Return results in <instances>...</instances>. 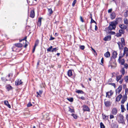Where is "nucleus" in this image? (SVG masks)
<instances>
[{
	"instance_id": "obj_1",
	"label": "nucleus",
	"mask_w": 128,
	"mask_h": 128,
	"mask_svg": "<svg viewBox=\"0 0 128 128\" xmlns=\"http://www.w3.org/2000/svg\"><path fill=\"white\" fill-rule=\"evenodd\" d=\"M117 53L116 51H114L113 52L112 56L110 57V60L109 62L108 67L110 66L111 68H112L116 66V64L115 59L117 57Z\"/></svg>"
},
{
	"instance_id": "obj_2",
	"label": "nucleus",
	"mask_w": 128,
	"mask_h": 128,
	"mask_svg": "<svg viewBox=\"0 0 128 128\" xmlns=\"http://www.w3.org/2000/svg\"><path fill=\"white\" fill-rule=\"evenodd\" d=\"M122 19V18H118L116 19V20L111 22L110 24H109L110 25L108 26L109 29L110 30H115L116 28V26L118 24V21L119 20L121 22Z\"/></svg>"
},
{
	"instance_id": "obj_3",
	"label": "nucleus",
	"mask_w": 128,
	"mask_h": 128,
	"mask_svg": "<svg viewBox=\"0 0 128 128\" xmlns=\"http://www.w3.org/2000/svg\"><path fill=\"white\" fill-rule=\"evenodd\" d=\"M117 116H118V122L119 123L124 124V118L123 116L120 114H118Z\"/></svg>"
},
{
	"instance_id": "obj_4",
	"label": "nucleus",
	"mask_w": 128,
	"mask_h": 128,
	"mask_svg": "<svg viewBox=\"0 0 128 128\" xmlns=\"http://www.w3.org/2000/svg\"><path fill=\"white\" fill-rule=\"evenodd\" d=\"M111 128H118V125L117 124L116 122H114L110 124Z\"/></svg>"
},
{
	"instance_id": "obj_5",
	"label": "nucleus",
	"mask_w": 128,
	"mask_h": 128,
	"mask_svg": "<svg viewBox=\"0 0 128 128\" xmlns=\"http://www.w3.org/2000/svg\"><path fill=\"white\" fill-rule=\"evenodd\" d=\"M82 107L84 111L90 112V109L88 106L85 105H84L82 106Z\"/></svg>"
},
{
	"instance_id": "obj_6",
	"label": "nucleus",
	"mask_w": 128,
	"mask_h": 128,
	"mask_svg": "<svg viewBox=\"0 0 128 128\" xmlns=\"http://www.w3.org/2000/svg\"><path fill=\"white\" fill-rule=\"evenodd\" d=\"M111 38V36L110 34H109L105 36L103 39V40L105 41H110Z\"/></svg>"
},
{
	"instance_id": "obj_7",
	"label": "nucleus",
	"mask_w": 128,
	"mask_h": 128,
	"mask_svg": "<svg viewBox=\"0 0 128 128\" xmlns=\"http://www.w3.org/2000/svg\"><path fill=\"white\" fill-rule=\"evenodd\" d=\"M118 112L117 109L116 108H113L111 112L113 115H116Z\"/></svg>"
},
{
	"instance_id": "obj_8",
	"label": "nucleus",
	"mask_w": 128,
	"mask_h": 128,
	"mask_svg": "<svg viewBox=\"0 0 128 128\" xmlns=\"http://www.w3.org/2000/svg\"><path fill=\"white\" fill-rule=\"evenodd\" d=\"M22 82L21 80H19L18 79L16 80L15 82V85L16 86H18L20 84H22Z\"/></svg>"
},
{
	"instance_id": "obj_9",
	"label": "nucleus",
	"mask_w": 128,
	"mask_h": 128,
	"mask_svg": "<svg viewBox=\"0 0 128 128\" xmlns=\"http://www.w3.org/2000/svg\"><path fill=\"white\" fill-rule=\"evenodd\" d=\"M122 88V86L121 85H120L118 86V88H117L116 90V94L117 93V91H118V94H119L120 92L121 91Z\"/></svg>"
},
{
	"instance_id": "obj_10",
	"label": "nucleus",
	"mask_w": 128,
	"mask_h": 128,
	"mask_svg": "<svg viewBox=\"0 0 128 128\" xmlns=\"http://www.w3.org/2000/svg\"><path fill=\"white\" fill-rule=\"evenodd\" d=\"M6 88L8 91H9L10 90H12L13 88L10 84H8L6 86Z\"/></svg>"
},
{
	"instance_id": "obj_11",
	"label": "nucleus",
	"mask_w": 128,
	"mask_h": 128,
	"mask_svg": "<svg viewBox=\"0 0 128 128\" xmlns=\"http://www.w3.org/2000/svg\"><path fill=\"white\" fill-rule=\"evenodd\" d=\"M122 97V96L121 94H119L116 98V101L117 102H119Z\"/></svg>"
},
{
	"instance_id": "obj_12",
	"label": "nucleus",
	"mask_w": 128,
	"mask_h": 128,
	"mask_svg": "<svg viewBox=\"0 0 128 128\" xmlns=\"http://www.w3.org/2000/svg\"><path fill=\"white\" fill-rule=\"evenodd\" d=\"M42 18L41 17H40L38 18V20L37 23V24L38 26H41L42 22L41 20Z\"/></svg>"
},
{
	"instance_id": "obj_13",
	"label": "nucleus",
	"mask_w": 128,
	"mask_h": 128,
	"mask_svg": "<svg viewBox=\"0 0 128 128\" xmlns=\"http://www.w3.org/2000/svg\"><path fill=\"white\" fill-rule=\"evenodd\" d=\"M110 16L111 19L113 20L114 19L116 16L115 13L114 12H112Z\"/></svg>"
},
{
	"instance_id": "obj_14",
	"label": "nucleus",
	"mask_w": 128,
	"mask_h": 128,
	"mask_svg": "<svg viewBox=\"0 0 128 128\" xmlns=\"http://www.w3.org/2000/svg\"><path fill=\"white\" fill-rule=\"evenodd\" d=\"M34 16L35 13L34 10H32L30 12V16L32 18H34Z\"/></svg>"
},
{
	"instance_id": "obj_15",
	"label": "nucleus",
	"mask_w": 128,
	"mask_h": 128,
	"mask_svg": "<svg viewBox=\"0 0 128 128\" xmlns=\"http://www.w3.org/2000/svg\"><path fill=\"white\" fill-rule=\"evenodd\" d=\"M76 93L81 94H84V95H86V93L84 92L82 90H77L75 91Z\"/></svg>"
},
{
	"instance_id": "obj_16",
	"label": "nucleus",
	"mask_w": 128,
	"mask_h": 128,
	"mask_svg": "<svg viewBox=\"0 0 128 128\" xmlns=\"http://www.w3.org/2000/svg\"><path fill=\"white\" fill-rule=\"evenodd\" d=\"M110 93V96H112L113 94V93L112 92V90H110L109 92H107L106 93V96L107 97L108 96V97L109 98H110V96L108 94Z\"/></svg>"
},
{
	"instance_id": "obj_17",
	"label": "nucleus",
	"mask_w": 128,
	"mask_h": 128,
	"mask_svg": "<svg viewBox=\"0 0 128 128\" xmlns=\"http://www.w3.org/2000/svg\"><path fill=\"white\" fill-rule=\"evenodd\" d=\"M119 27L122 29H126L127 28V26H126L124 24H121L119 25Z\"/></svg>"
},
{
	"instance_id": "obj_18",
	"label": "nucleus",
	"mask_w": 128,
	"mask_h": 128,
	"mask_svg": "<svg viewBox=\"0 0 128 128\" xmlns=\"http://www.w3.org/2000/svg\"><path fill=\"white\" fill-rule=\"evenodd\" d=\"M12 75L13 74L12 73H10L8 74L7 76L8 78L7 79L8 80H11L12 76Z\"/></svg>"
},
{
	"instance_id": "obj_19",
	"label": "nucleus",
	"mask_w": 128,
	"mask_h": 128,
	"mask_svg": "<svg viewBox=\"0 0 128 128\" xmlns=\"http://www.w3.org/2000/svg\"><path fill=\"white\" fill-rule=\"evenodd\" d=\"M15 46L17 47L21 48L23 46V45L22 44H21L20 43H18L15 44H14Z\"/></svg>"
},
{
	"instance_id": "obj_20",
	"label": "nucleus",
	"mask_w": 128,
	"mask_h": 128,
	"mask_svg": "<svg viewBox=\"0 0 128 128\" xmlns=\"http://www.w3.org/2000/svg\"><path fill=\"white\" fill-rule=\"evenodd\" d=\"M110 102L109 101H107L105 102L104 103L105 105V106L106 107H108L110 106Z\"/></svg>"
},
{
	"instance_id": "obj_21",
	"label": "nucleus",
	"mask_w": 128,
	"mask_h": 128,
	"mask_svg": "<svg viewBox=\"0 0 128 128\" xmlns=\"http://www.w3.org/2000/svg\"><path fill=\"white\" fill-rule=\"evenodd\" d=\"M110 53L108 52V51L104 54L105 56L107 58H109L110 56Z\"/></svg>"
},
{
	"instance_id": "obj_22",
	"label": "nucleus",
	"mask_w": 128,
	"mask_h": 128,
	"mask_svg": "<svg viewBox=\"0 0 128 128\" xmlns=\"http://www.w3.org/2000/svg\"><path fill=\"white\" fill-rule=\"evenodd\" d=\"M72 70H68V75L70 77L72 75Z\"/></svg>"
},
{
	"instance_id": "obj_23",
	"label": "nucleus",
	"mask_w": 128,
	"mask_h": 128,
	"mask_svg": "<svg viewBox=\"0 0 128 128\" xmlns=\"http://www.w3.org/2000/svg\"><path fill=\"white\" fill-rule=\"evenodd\" d=\"M121 112H124V111L126 110L124 107V105L122 104L121 105Z\"/></svg>"
},
{
	"instance_id": "obj_24",
	"label": "nucleus",
	"mask_w": 128,
	"mask_h": 128,
	"mask_svg": "<svg viewBox=\"0 0 128 128\" xmlns=\"http://www.w3.org/2000/svg\"><path fill=\"white\" fill-rule=\"evenodd\" d=\"M127 98L123 97L121 101V103L122 104H124L125 101H126Z\"/></svg>"
},
{
	"instance_id": "obj_25",
	"label": "nucleus",
	"mask_w": 128,
	"mask_h": 128,
	"mask_svg": "<svg viewBox=\"0 0 128 128\" xmlns=\"http://www.w3.org/2000/svg\"><path fill=\"white\" fill-rule=\"evenodd\" d=\"M58 47L53 48L51 50V51H50V52H56V50H58Z\"/></svg>"
},
{
	"instance_id": "obj_26",
	"label": "nucleus",
	"mask_w": 128,
	"mask_h": 128,
	"mask_svg": "<svg viewBox=\"0 0 128 128\" xmlns=\"http://www.w3.org/2000/svg\"><path fill=\"white\" fill-rule=\"evenodd\" d=\"M48 12L49 14H48L49 16H50L53 13V11L51 8L48 9Z\"/></svg>"
},
{
	"instance_id": "obj_27",
	"label": "nucleus",
	"mask_w": 128,
	"mask_h": 128,
	"mask_svg": "<svg viewBox=\"0 0 128 128\" xmlns=\"http://www.w3.org/2000/svg\"><path fill=\"white\" fill-rule=\"evenodd\" d=\"M121 42L123 45L124 46L126 45L125 40L124 38H121Z\"/></svg>"
},
{
	"instance_id": "obj_28",
	"label": "nucleus",
	"mask_w": 128,
	"mask_h": 128,
	"mask_svg": "<svg viewBox=\"0 0 128 128\" xmlns=\"http://www.w3.org/2000/svg\"><path fill=\"white\" fill-rule=\"evenodd\" d=\"M120 72L122 73V75H124L125 74V70L124 68H122L121 70L120 71Z\"/></svg>"
},
{
	"instance_id": "obj_29",
	"label": "nucleus",
	"mask_w": 128,
	"mask_h": 128,
	"mask_svg": "<svg viewBox=\"0 0 128 128\" xmlns=\"http://www.w3.org/2000/svg\"><path fill=\"white\" fill-rule=\"evenodd\" d=\"M124 58H123L120 60V63L121 65H124Z\"/></svg>"
},
{
	"instance_id": "obj_30",
	"label": "nucleus",
	"mask_w": 128,
	"mask_h": 128,
	"mask_svg": "<svg viewBox=\"0 0 128 128\" xmlns=\"http://www.w3.org/2000/svg\"><path fill=\"white\" fill-rule=\"evenodd\" d=\"M127 89H125V93L123 95V97H124V98H127Z\"/></svg>"
},
{
	"instance_id": "obj_31",
	"label": "nucleus",
	"mask_w": 128,
	"mask_h": 128,
	"mask_svg": "<svg viewBox=\"0 0 128 128\" xmlns=\"http://www.w3.org/2000/svg\"><path fill=\"white\" fill-rule=\"evenodd\" d=\"M100 128H105V126L103 124L102 122H101L100 124Z\"/></svg>"
},
{
	"instance_id": "obj_32",
	"label": "nucleus",
	"mask_w": 128,
	"mask_h": 128,
	"mask_svg": "<svg viewBox=\"0 0 128 128\" xmlns=\"http://www.w3.org/2000/svg\"><path fill=\"white\" fill-rule=\"evenodd\" d=\"M1 80L2 81L4 82L8 80L7 79H6L4 77H2Z\"/></svg>"
},
{
	"instance_id": "obj_33",
	"label": "nucleus",
	"mask_w": 128,
	"mask_h": 128,
	"mask_svg": "<svg viewBox=\"0 0 128 128\" xmlns=\"http://www.w3.org/2000/svg\"><path fill=\"white\" fill-rule=\"evenodd\" d=\"M69 108V110H68L70 112L72 113V112H74V109H72L71 108H70L69 107H68Z\"/></svg>"
},
{
	"instance_id": "obj_34",
	"label": "nucleus",
	"mask_w": 128,
	"mask_h": 128,
	"mask_svg": "<svg viewBox=\"0 0 128 128\" xmlns=\"http://www.w3.org/2000/svg\"><path fill=\"white\" fill-rule=\"evenodd\" d=\"M52 48V46H51L50 47H49L47 49V50L48 52H50Z\"/></svg>"
},
{
	"instance_id": "obj_35",
	"label": "nucleus",
	"mask_w": 128,
	"mask_h": 128,
	"mask_svg": "<svg viewBox=\"0 0 128 128\" xmlns=\"http://www.w3.org/2000/svg\"><path fill=\"white\" fill-rule=\"evenodd\" d=\"M71 116H72L73 118L75 119H77L78 118V116L76 114H71Z\"/></svg>"
},
{
	"instance_id": "obj_36",
	"label": "nucleus",
	"mask_w": 128,
	"mask_h": 128,
	"mask_svg": "<svg viewBox=\"0 0 128 128\" xmlns=\"http://www.w3.org/2000/svg\"><path fill=\"white\" fill-rule=\"evenodd\" d=\"M79 47L82 50H83L84 48H85V46L84 45H80L79 46Z\"/></svg>"
},
{
	"instance_id": "obj_37",
	"label": "nucleus",
	"mask_w": 128,
	"mask_h": 128,
	"mask_svg": "<svg viewBox=\"0 0 128 128\" xmlns=\"http://www.w3.org/2000/svg\"><path fill=\"white\" fill-rule=\"evenodd\" d=\"M39 43V41L38 40H36V41L35 42V43L34 45V47H36V46Z\"/></svg>"
},
{
	"instance_id": "obj_38",
	"label": "nucleus",
	"mask_w": 128,
	"mask_h": 128,
	"mask_svg": "<svg viewBox=\"0 0 128 128\" xmlns=\"http://www.w3.org/2000/svg\"><path fill=\"white\" fill-rule=\"evenodd\" d=\"M124 23L125 24H128V20L126 18L124 19Z\"/></svg>"
},
{
	"instance_id": "obj_39",
	"label": "nucleus",
	"mask_w": 128,
	"mask_h": 128,
	"mask_svg": "<svg viewBox=\"0 0 128 128\" xmlns=\"http://www.w3.org/2000/svg\"><path fill=\"white\" fill-rule=\"evenodd\" d=\"M118 32L120 33L124 34V31L122 29L120 30H119Z\"/></svg>"
},
{
	"instance_id": "obj_40",
	"label": "nucleus",
	"mask_w": 128,
	"mask_h": 128,
	"mask_svg": "<svg viewBox=\"0 0 128 128\" xmlns=\"http://www.w3.org/2000/svg\"><path fill=\"white\" fill-rule=\"evenodd\" d=\"M67 99L70 102H73L74 100L73 98H67Z\"/></svg>"
},
{
	"instance_id": "obj_41",
	"label": "nucleus",
	"mask_w": 128,
	"mask_h": 128,
	"mask_svg": "<svg viewBox=\"0 0 128 128\" xmlns=\"http://www.w3.org/2000/svg\"><path fill=\"white\" fill-rule=\"evenodd\" d=\"M108 84L109 85H111L113 86L114 87V88L116 87V84L115 83H108Z\"/></svg>"
},
{
	"instance_id": "obj_42",
	"label": "nucleus",
	"mask_w": 128,
	"mask_h": 128,
	"mask_svg": "<svg viewBox=\"0 0 128 128\" xmlns=\"http://www.w3.org/2000/svg\"><path fill=\"white\" fill-rule=\"evenodd\" d=\"M32 104L30 102L27 104V106L28 107L32 106Z\"/></svg>"
},
{
	"instance_id": "obj_43",
	"label": "nucleus",
	"mask_w": 128,
	"mask_h": 128,
	"mask_svg": "<svg viewBox=\"0 0 128 128\" xmlns=\"http://www.w3.org/2000/svg\"><path fill=\"white\" fill-rule=\"evenodd\" d=\"M90 23L91 24L92 23H95V24H96L97 23L94 20H93L92 18L91 20V21L90 22Z\"/></svg>"
},
{
	"instance_id": "obj_44",
	"label": "nucleus",
	"mask_w": 128,
	"mask_h": 128,
	"mask_svg": "<svg viewBox=\"0 0 128 128\" xmlns=\"http://www.w3.org/2000/svg\"><path fill=\"white\" fill-rule=\"evenodd\" d=\"M109 34H110L111 35H114L115 34V32H114L111 31L108 33Z\"/></svg>"
},
{
	"instance_id": "obj_45",
	"label": "nucleus",
	"mask_w": 128,
	"mask_h": 128,
	"mask_svg": "<svg viewBox=\"0 0 128 128\" xmlns=\"http://www.w3.org/2000/svg\"><path fill=\"white\" fill-rule=\"evenodd\" d=\"M76 0H74L72 3V6H74L76 3Z\"/></svg>"
},
{
	"instance_id": "obj_46",
	"label": "nucleus",
	"mask_w": 128,
	"mask_h": 128,
	"mask_svg": "<svg viewBox=\"0 0 128 128\" xmlns=\"http://www.w3.org/2000/svg\"><path fill=\"white\" fill-rule=\"evenodd\" d=\"M123 56H120L119 57V58L118 60V62L119 63H120V59L122 57H123Z\"/></svg>"
},
{
	"instance_id": "obj_47",
	"label": "nucleus",
	"mask_w": 128,
	"mask_h": 128,
	"mask_svg": "<svg viewBox=\"0 0 128 128\" xmlns=\"http://www.w3.org/2000/svg\"><path fill=\"white\" fill-rule=\"evenodd\" d=\"M122 34L121 33H117L116 34V36L117 37H120L121 36Z\"/></svg>"
},
{
	"instance_id": "obj_48",
	"label": "nucleus",
	"mask_w": 128,
	"mask_h": 128,
	"mask_svg": "<svg viewBox=\"0 0 128 128\" xmlns=\"http://www.w3.org/2000/svg\"><path fill=\"white\" fill-rule=\"evenodd\" d=\"M117 44L118 45L120 50L121 49V47H120V44H121V42H117Z\"/></svg>"
},
{
	"instance_id": "obj_49",
	"label": "nucleus",
	"mask_w": 128,
	"mask_h": 128,
	"mask_svg": "<svg viewBox=\"0 0 128 128\" xmlns=\"http://www.w3.org/2000/svg\"><path fill=\"white\" fill-rule=\"evenodd\" d=\"M124 52H128V48L126 47H125L124 49Z\"/></svg>"
},
{
	"instance_id": "obj_50",
	"label": "nucleus",
	"mask_w": 128,
	"mask_h": 128,
	"mask_svg": "<svg viewBox=\"0 0 128 128\" xmlns=\"http://www.w3.org/2000/svg\"><path fill=\"white\" fill-rule=\"evenodd\" d=\"M124 16L125 17H127L128 16V14L127 13L126 11L124 12Z\"/></svg>"
},
{
	"instance_id": "obj_51",
	"label": "nucleus",
	"mask_w": 128,
	"mask_h": 128,
	"mask_svg": "<svg viewBox=\"0 0 128 128\" xmlns=\"http://www.w3.org/2000/svg\"><path fill=\"white\" fill-rule=\"evenodd\" d=\"M126 82H127L128 80V76H125L124 78Z\"/></svg>"
},
{
	"instance_id": "obj_52",
	"label": "nucleus",
	"mask_w": 128,
	"mask_h": 128,
	"mask_svg": "<svg viewBox=\"0 0 128 128\" xmlns=\"http://www.w3.org/2000/svg\"><path fill=\"white\" fill-rule=\"evenodd\" d=\"M55 39L54 38L52 37V36H50V38L49 39V40H54Z\"/></svg>"
},
{
	"instance_id": "obj_53",
	"label": "nucleus",
	"mask_w": 128,
	"mask_h": 128,
	"mask_svg": "<svg viewBox=\"0 0 128 128\" xmlns=\"http://www.w3.org/2000/svg\"><path fill=\"white\" fill-rule=\"evenodd\" d=\"M112 78H110L109 79L108 81V83H110V82H112Z\"/></svg>"
},
{
	"instance_id": "obj_54",
	"label": "nucleus",
	"mask_w": 128,
	"mask_h": 128,
	"mask_svg": "<svg viewBox=\"0 0 128 128\" xmlns=\"http://www.w3.org/2000/svg\"><path fill=\"white\" fill-rule=\"evenodd\" d=\"M4 104L6 105H7V104H8V101L7 100H5L4 101Z\"/></svg>"
},
{
	"instance_id": "obj_55",
	"label": "nucleus",
	"mask_w": 128,
	"mask_h": 128,
	"mask_svg": "<svg viewBox=\"0 0 128 128\" xmlns=\"http://www.w3.org/2000/svg\"><path fill=\"white\" fill-rule=\"evenodd\" d=\"M80 20L82 22H84V20L82 17L81 16H80Z\"/></svg>"
},
{
	"instance_id": "obj_56",
	"label": "nucleus",
	"mask_w": 128,
	"mask_h": 128,
	"mask_svg": "<svg viewBox=\"0 0 128 128\" xmlns=\"http://www.w3.org/2000/svg\"><path fill=\"white\" fill-rule=\"evenodd\" d=\"M79 98L80 99H81L83 100H85L86 99L83 96H82L80 97H79Z\"/></svg>"
},
{
	"instance_id": "obj_57",
	"label": "nucleus",
	"mask_w": 128,
	"mask_h": 128,
	"mask_svg": "<svg viewBox=\"0 0 128 128\" xmlns=\"http://www.w3.org/2000/svg\"><path fill=\"white\" fill-rule=\"evenodd\" d=\"M92 51L94 52L95 53V54H96V55H97V54L96 52V51L93 48H92Z\"/></svg>"
},
{
	"instance_id": "obj_58",
	"label": "nucleus",
	"mask_w": 128,
	"mask_h": 128,
	"mask_svg": "<svg viewBox=\"0 0 128 128\" xmlns=\"http://www.w3.org/2000/svg\"><path fill=\"white\" fill-rule=\"evenodd\" d=\"M104 116V118H105L104 120H108V116Z\"/></svg>"
},
{
	"instance_id": "obj_59",
	"label": "nucleus",
	"mask_w": 128,
	"mask_h": 128,
	"mask_svg": "<svg viewBox=\"0 0 128 128\" xmlns=\"http://www.w3.org/2000/svg\"><path fill=\"white\" fill-rule=\"evenodd\" d=\"M114 118V116L113 115H110V119Z\"/></svg>"
},
{
	"instance_id": "obj_60",
	"label": "nucleus",
	"mask_w": 128,
	"mask_h": 128,
	"mask_svg": "<svg viewBox=\"0 0 128 128\" xmlns=\"http://www.w3.org/2000/svg\"><path fill=\"white\" fill-rule=\"evenodd\" d=\"M112 8H110V9H109V10H108V13H110L112 12Z\"/></svg>"
},
{
	"instance_id": "obj_61",
	"label": "nucleus",
	"mask_w": 128,
	"mask_h": 128,
	"mask_svg": "<svg viewBox=\"0 0 128 128\" xmlns=\"http://www.w3.org/2000/svg\"><path fill=\"white\" fill-rule=\"evenodd\" d=\"M124 67H125L126 69H127L128 66V64H124Z\"/></svg>"
},
{
	"instance_id": "obj_62",
	"label": "nucleus",
	"mask_w": 128,
	"mask_h": 128,
	"mask_svg": "<svg viewBox=\"0 0 128 128\" xmlns=\"http://www.w3.org/2000/svg\"><path fill=\"white\" fill-rule=\"evenodd\" d=\"M43 92V91L42 90H40L38 92L39 93V94H40V95L42 94Z\"/></svg>"
},
{
	"instance_id": "obj_63",
	"label": "nucleus",
	"mask_w": 128,
	"mask_h": 128,
	"mask_svg": "<svg viewBox=\"0 0 128 128\" xmlns=\"http://www.w3.org/2000/svg\"><path fill=\"white\" fill-rule=\"evenodd\" d=\"M26 38L27 36H26L24 37V38L23 39L24 40H25V42H27Z\"/></svg>"
},
{
	"instance_id": "obj_64",
	"label": "nucleus",
	"mask_w": 128,
	"mask_h": 128,
	"mask_svg": "<svg viewBox=\"0 0 128 128\" xmlns=\"http://www.w3.org/2000/svg\"><path fill=\"white\" fill-rule=\"evenodd\" d=\"M104 61V58L103 57H102V58L101 60V62L102 64H103Z\"/></svg>"
}]
</instances>
